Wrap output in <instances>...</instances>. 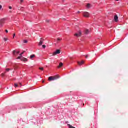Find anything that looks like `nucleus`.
Returning <instances> with one entry per match:
<instances>
[{
    "mask_svg": "<svg viewBox=\"0 0 128 128\" xmlns=\"http://www.w3.org/2000/svg\"><path fill=\"white\" fill-rule=\"evenodd\" d=\"M60 78V76H50L48 78V80L49 82H54V80H56Z\"/></svg>",
    "mask_w": 128,
    "mask_h": 128,
    "instance_id": "obj_1",
    "label": "nucleus"
},
{
    "mask_svg": "<svg viewBox=\"0 0 128 128\" xmlns=\"http://www.w3.org/2000/svg\"><path fill=\"white\" fill-rule=\"evenodd\" d=\"M6 18H4L1 20H0V28H2L4 26V24H6Z\"/></svg>",
    "mask_w": 128,
    "mask_h": 128,
    "instance_id": "obj_2",
    "label": "nucleus"
},
{
    "mask_svg": "<svg viewBox=\"0 0 128 128\" xmlns=\"http://www.w3.org/2000/svg\"><path fill=\"white\" fill-rule=\"evenodd\" d=\"M90 13L87 12H84V18H90Z\"/></svg>",
    "mask_w": 128,
    "mask_h": 128,
    "instance_id": "obj_3",
    "label": "nucleus"
},
{
    "mask_svg": "<svg viewBox=\"0 0 128 128\" xmlns=\"http://www.w3.org/2000/svg\"><path fill=\"white\" fill-rule=\"evenodd\" d=\"M74 36H76V38H80L82 36V32L79 31L78 32L76 33Z\"/></svg>",
    "mask_w": 128,
    "mask_h": 128,
    "instance_id": "obj_4",
    "label": "nucleus"
},
{
    "mask_svg": "<svg viewBox=\"0 0 128 128\" xmlns=\"http://www.w3.org/2000/svg\"><path fill=\"white\" fill-rule=\"evenodd\" d=\"M60 54V50H56V52H54L52 54L54 56H56V54Z\"/></svg>",
    "mask_w": 128,
    "mask_h": 128,
    "instance_id": "obj_5",
    "label": "nucleus"
},
{
    "mask_svg": "<svg viewBox=\"0 0 128 128\" xmlns=\"http://www.w3.org/2000/svg\"><path fill=\"white\" fill-rule=\"evenodd\" d=\"M114 20L115 22H118V15H116L114 16Z\"/></svg>",
    "mask_w": 128,
    "mask_h": 128,
    "instance_id": "obj_6",
    "label": "nucleus"
},
{
    "mask_svg": "<svg viewBox=\"0 0 128 128\" xmlns=\"http://www.w3.org/2000/svg\"><path fill=\"white\" fill-rule=\"evenodd\" d=\"M20 54V52H17L16 50L13 51V56H16L17 54Z\"/></svg>",
    "mask_w": 128,
    "mask_h": 128,
    "instance_id": "obj_7",
    "label": "nucleus"
},
{
    "mask_svg": "<svg viewBox=\"0 0 128 128\" xmlns=\"http://www.w3.org/2000/svg\"><path fill=\"white\" fill-rule=\"evenodd\" d=\"M44 44V39L41 38L40 42H39L38 46H42Z\"/></svg>",
    "mask_w": 128,
    "mask_h": 128,
    "instance_id": "obj_8",
    "label": "nucleus"
},
{
    "mask_svg": "<svg viewBox=\"0 0 128 128\" xmlns=\"http://www.w3.org/2000/svg\"><path fill=\"white\" fill-rule=\"evenodd\" d=\"M22 54H24V52L20 54V56L17 58V60H20V58H22Z\"/></svg>",
    "mask_w": 128,
    "mask_h": 128,
    "instance_id": "obj_9",
    "label": "nucleus"
},
{
    "mask_svg": "<svg viewBox=\"0 0 128 128\" xmlns=\"http://www.w3.org/2000/svg\"><path fill=\"white\" fill-rule=\"evenodd\" d=\"M85 34H90V30H85Z\"/></svg>",
    "mask_w": 128,
    "mask_h": 128,
    "instance_id": "obj_10",
    "label": "nucleus"
},
{
    "mask_svg": "<svg viewBox=\"0 0 128 128\" xmlns=\"http://www.w3.org/2000/svg\"><path fill=\"white\" fill-rule=\"evenodd\" d=\"M64 66V64L62 63H60L59 66H58V68H62V66Z\"/></svg>",
    "mask_w": 128,
    "mask_h": 128,
    "instance_id": "obj_11",
    "label": "nucleus"
},
{
    "mask_svg": "<svg viewBox=\"0 0 128 128\" xmlns=\"http://www.w3.org/2000/svg\"><path fill=\"white\" fill-rule=\"evenodd\" d=\"M84 64V61H82L81 62H78V64H79V66H82Z\"/></svg>",
    "mask_w": 128,
    "mask_h": 128,
    "instance_id": "obj_12",
    "label": "nucleus"
},
{
    "mask_svg": "<svg viewBox=\"0 0 128 128\" xmlns=\"http://www.w3.org/2000/svg\"><path fill=\"white\" fill-rule=\"evenodd\" d=\"M34 58H36V55L33 54L30 56V60H32Z\"/></svg>",
    "mask_w": 128,
    "mask_h": 128,
    "instance_id": "obj_13",
    "label": "nucleus"
},
{
    "mask_svg": "<svg viewBox=\"0 0 128 128\" xmlns=\"http://www.w3.org/2000/svg\"><path fill=\"white\" fill-rule=\"evenodd\" d=\"M87 8H90V4H87Z\"/></svg>",
    "mask_w": 128,
    "mask_h": 128,
    "instance_id": "obj_14",
    "label": "nucleus"
},
{
    "mask_svg": "<svg viewBox=\"0 0 128 128\" xmlns=\"http://www.w3.org/2000/svg\"><path fill=\"white\" fill-rule=\"evenodd\" d=\"M68 126H69V128H76L72 126V125H70V124H68Z\"/></svg>",
    "mask_w": 128,
    "mask_h": 128,
    "instance_id": "obj_15",
    "label": "nucleus"
},
{
    "mask_svg": "<svg viewBox=\"0 0 128 128\" xmlns=\"http://www.w3.org/2000/svg\"><path fill=\"white\" fill-rule=\"evenodd\" d=\"M14 86L15 88H18V85L16 84H14Z\"/></svg>",
    "mask_w": 128,
    "mask_h": 128,
    "instance_id": "obj_16",
    "label": "nucleus"
},
{
    "mask_svg": "<svg viewBox=\"0 0 128 128\" xmlns=\"http://www.w3.org/2000/svg\"><path fill=\"white\" fill-rule=\"evenodd\" d=\"M61 41H62V39H60V38H58L57 39L58 42H61Z\"/></svg>",
    "mask_w": 128,
    "mask_h": 128,
    "instance_id": "obj_17",
    "label": "nucleus"
},
{
    "mask_svg": "<svg viewBox=\"0 0 128 128\" xmlns=\"http://www.w3.org/2000/svg\"><path fill=\"white\" fill-rule=\"evenodd\" d=\"M24 44H28V40H24Z\"/></svg>",
    "mask_w": 128,
    "mask_h": 128,
    "instance_id": "obj_18",
    "label": "nucleus"
},
{
    "mask_svg": "<svg viewBox=\"0 0 128 128\" xmlns=\"http://www.w3.org/2000/svg\"><path fill=\"white\" fill-rule=\"evenodd\" d=\"M42 47L43 48L45 49L46 48V45H43V46H42Z\"/></svg>",
    "mask_w": 128,
    "mask_h": 128,
    "instance_id": "obj_19",
    "label": "nucleus"
},
{
    "mask_svg": "<svg viewBox=\"0 0 128 128\" xmlns=\"http://www.w3.org/2000/svg\"><path fill=\"white\" fill-rule=\"evenodd\" d=\"M24 62H28V59L24 58Z\"/></svg>",
    "mask_w": 128,
    "mask_h": 128,
    "instance_id": "obj_20",
    "label": "nucleus"
},
{
    "mask_svg": "<svg viewBox=\"0 0 128 128\" xmlns=\"http://www.w3.org/2000/svg\"><path fill=\"white\" fill-rule=\"evenodd\" d=\"M39 70H44V68H39Z\"/></svg>",
    "mask_w": 128,
    "mask_h": 128,
    "instance_id": "obj_21",
    "label": "nucleus"
},
{
    "mask_svg": "<svg viewBox=\"0 0 128 128\" xmlns=\"http://www.w3.org/2000/svg\"><path fill=\"white\" fill-rule=\"evenodd\" d=\"M4 42H7V41H8V38H4Z\"/></svg>",
    "mask_w": 128,
    "mask_h": 128,
    "instance_id": "obj_22",
    "label": "nucleus"
},
{
    "mask_svg": "<svg viewBox=\"0 0 128 128\" xmlns=\"http://www.w3.org/2000/svg\"><path fill=\"white\" fill-rule=\"evenodd\" d=\"M10 68L6 69V72H10Z\"/></svg>",
    "mask_w": 128,
    "mask_h": 128,
    "instance_id": "obj_23",
    "label": "nucleus"
},
{
    "mask_svg": "<svg viewBox=\"0 0 128 128\" xmlns=\"http://www.w3.org/2000/svg\"><path fill=\"white\" fill-rule=\"evenodd\" d=\"M18 84H20V86H19L20 88H22V83H19Z\"/></svg>",
    "mask_w": 128,
    "mask_h": 128,
    "instance_id": "obj_24",
    "label": "nucleus"
},
{
    "mask_svg": "<svg viewBox=\"0 0 128 128\" xmlns=\"http://www.w3.org/2000/svg\"><path fill=\"white\" fill-rule=\"evenodd\" d=\"M15 37H16V34H13V38H14Z\"/></svg>",
    "mask_w": 128,
    "mask_h": 128,
    "instance_id": "obj_25",
    "label": "nucleus"
},
{
    "mask_svg": "<svg viewBox=\"0 0 128 128\" xmlns=\"http://www.w3.org/2000/svg\"><path fill=\"white\" fill-rule=\"evenodd\" d=\"M12 6H9V10H12Z\"/></svg>",
    "mask_w": 128,
    "mask_h": 128,
    "instance_id": "obj_26",
    "label": "nucleus"
},
{
    "mask_svg": "<svg viewBox=\"0 0 128 128\" xmlns=\"http://www.w3.org/2000/svg\"><path fill=\"white\" fill-rule=\"evenodd\" d=\"M2 5H0V10H2Z\"/></svg>",
    "mask_w": 128,
    "mask_h": 128,
    "instance_id": "obj_27",
    "label": "nucleus"
},
{
    "mask_svg": "<svg viewBox=\"0 0 128 128\" xmlns=\"http://www.w3.org/2000/svg\"><path fill=\"white\" fill-rule=\"evenodd\" d=\"M6 34H8V30H6Z\"/></svg>",
    "mask_w": 128,
    "mask_h": 128,
    "instance_id": "obj_28",
    "label": "nucleus"
},
{
    "mask_svg": "<svg viewBox=\"0 0 128 128\" xmlns=\"http://www.w3.org/2000/svg\"><path fill=\"white\" fill-rule=\"evenodd\" d=\"M20 2H21V4L24 2V0H20Z\"/></svg>",
    "mask_w": 128,
    "mask_h": 128,
    "instance_id": "obj_29",
    "label": "nucleus"
},
{
    "mask_svg": "<svg viewBox=\"0 0 128 128\" xmlns=\"http://www.w3.org/2000/svg\"><path fill=\"white\" fill-rule=\"evenodd\" d=\"M86 58H88V55L86 56Z\"/></svg>",
    "mask_w": 128,
    "mask_h": 128,
    "instance_id": "obj_30",
    "label": "nucleus"
},
{
    "mask_svg": "<svg viewBox=\"0 0 128 128\" xmlns=\"http://www.w3.org/2000/svg\"><path fill=\"white\" fill-rule=\"evenodd\" d=\"M2 76H4V74H2Z\"/></svg>",
    "mask_w": 128,
    "mask_h": 128,
    "instance_id": "obj_31",
    "label": "nucleus"
},
{
    "mask_svg": "<svg viewBox=\"0 0 128 128\" xmlns=\"http://www.w3.org/2000/svg\"><path fill=\"white\" fill-rule=\"evenodd\" d=\"M120 0H116V2H118Z\"/></svg>",
    "mask_w": 128,
    "mask_h": 128,
    "instance_id": "obj_32",
    "label": "nucleus"
},
{
    "mask_svg": "<svg viewBox=\"0 0 128 128\" xmlns=\"http://www.w3.org/2000/svg\"><path fill=\"white\" fill-rule=\"evenodd\" d=\"M62 0L63 2H64V0Z\"/></svg>",
    "mask_w": 128,
    "mask_h": 128,
    "instance_id": "obj_33",
    "label": "nucleus"
},
{
    "mask_svg": "<svg viewBox=\"0 0 128 128\" xmlns=\"http://www.w3.org/2000/svg\"><path fill=\"white\" fill-rule=\"evenodd\" d=\"M78 12V14H80V12Z\"/></svg>",
    "mask_w": 128,
    "mask_h": 128,
    "instance_id": "obj_34",
    "label": "nucleus"
},
{
    "mask_svg": "<svg viewBox=\"0 0 128 128\" xmlns=\"http://www.w3.org/2000/svg\"><path fill=\"white\" fill-rule=\"evenodd\" d=\"M10 12H12V11H10Z\"/></svg>",
    "mask_w": 128,
    "mask_h": 128,
    "instance_id": "obj_35",
    "label": "nucleus"
},
{
    "mask_svg": "<svg viewBox=\"0 0 128 128\" xmlns=\"http://www.w3.org/2000/svg\"><path fill=\"white\" fill-rule=\"evenodd\" d=\"M42 82H44V81H42Z\"/></svg>",
    "mask_w": 128,
    "mask_h": 128,
    "instance_id": "obj_36",
    "label": "nucleus"
}]
</instances>
